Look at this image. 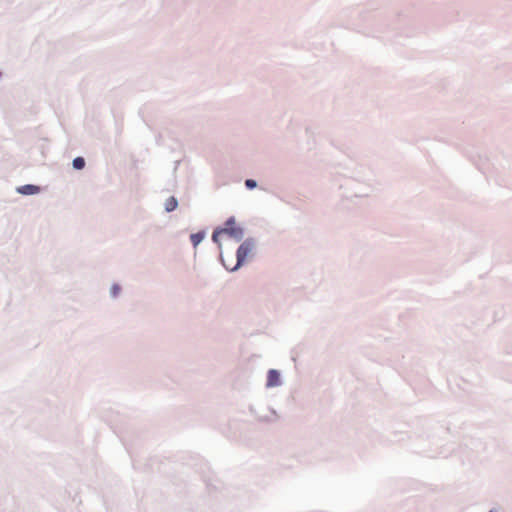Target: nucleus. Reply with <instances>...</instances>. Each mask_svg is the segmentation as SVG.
Listing matches in <instances>:
<instances>
[{"label": "nucleus", "instance_id": "f257e3e1", "mask_svg": "<svg viewBox=\"0 0 512 512\" xmlns=\"http://www.w3.org/2000/svg\"><path fill=\"white\" fill-rule=\"evenodd\" d=\"M254 242L250 239L244 241L237 250V264L231 270L234 271L252 254Z\"/></svg>", "mask_w": 512, "mask_h": 512}, {"label": "nucleus", "instance_id": "0eeeda50", "mask_svg": "<svg viewBox=\"0 0 512 512\" xmlns=\"http://www.w3.org/2000/svg\"><path fill=\"white\" fill-rule=\"evenodd\" d=\"M85 166V160L82 157H77L73 160V167L75 169H82Z\"/></svg>", "mask_w": 512, "mask_h": 512}, {"label": "nucleus", "instance_id": "6e6552de", "mask_svg": "<svg viewBox=\"0 0 512 512\" xmlns=\"http://www.w3.org/2000/svg\"><path fill=\"white\" fill-rule=\"evenodd\" d=\"M224 233V229L217 228L212 235V239L214 242L219 243V237Z\"/></svg>", "mask_w": 512, "mask_h": 512}, {"label": "nucleus", "instance_id": "f03ea898", "mask_svg": "<svg viewBox=\"0 0 512 512\" xmlns=\"http://www.w3.org/2000/svg\"><path fill=\"white\" fill-rule=\"evenodd\" d=\"M226 234L236 240H240L243 237V229L236 225L233 218H230L226 220Z\"/></svg>", "mask_w": 512, "mask_h": 512}, {"label": "nucleus", "instance_id": "1a4fd4ad", "mask_svg": "<svg viewBox=\"0 0 512 512\" xmlns=\"http://www.w3.org/2000/svg\"><path fill=\"white\" fill-rule=\"evenodd\" d=\"M245 185H246V187H247V188H249V189H253V188H255V187H256L257 183H256V181H255V180L247 179V180L245 181Z\"/></svg>", "mask_w": 512, "mask_h": 512}, {"label": "nucleus", "instance_id": "423d86ee", "mask_svg": "<svg viewBox=\"0 0 512 512\" xmlns=\"http://www.w3.org/2000/svg\"><path fill=\"white\" fill-rule=\"evenodd\" d=\"M204 238V235L202 233H195L192 234L190 239L193 245L196 247Z\"/></svg>", "mask_w": 512, "mask_h": 512}, {"label": "nucleus", "instance_id": "7ed1b4c3", "mask_svg": "<svg viewBox=\"0 0 512 512\" xmlns=\"http://www.w3.org/2000/svg\"><path fill=\"white\" fill-rule=\"evenodd\" d=\"M267 387H275L280 385V374L277 370L271 369L267 373Z\"/></svg>", "mask_w": 512, "mask_h": 512}, {"label": "nucleus", "instance_id": "20e7f679", "mask_svg": "<svg viewBox=\"0 0 512 512\" xmlns=\"http://www.w3.org/2000/svg\"><path fill=\"white\" fill-rule=\"evenodd\" d=\"M178 206L177 199L175 197H169L165 202V210L167 212L174 211Z\"/></svg>", "mask_w": 512, "mask_h": 512}, {"label": "nucleus", "instance_id": "39448f33", "mask_svg": "<svg viewBox=\"0 0 512 512\" xmlns=\"http://www.w3.org/2000/svg\"><path fill=\"white\" fill-rule=\"evenodd\" d=\"M22 194H35L39 191V188L34 185H24L18 189Z\"/></svg>", "mask_w": 512, "mask_h": 512}, {"label": "nucleus", "instance_id": "9d476101", "mask_svg": "<svg viewBox=\"0 0 512 512\" xmlns=\"http://www.w3.org/2000/svg\"><path fill=\"white\" fill-rule=\"evenodd\" d=\"M118 290H119V288H118V287H116V286H114V287H113V294L115 295V294L117 293V291H118Z\"/></svg>", "mask_w": 512, "mask_h": 512}]
</instances>
